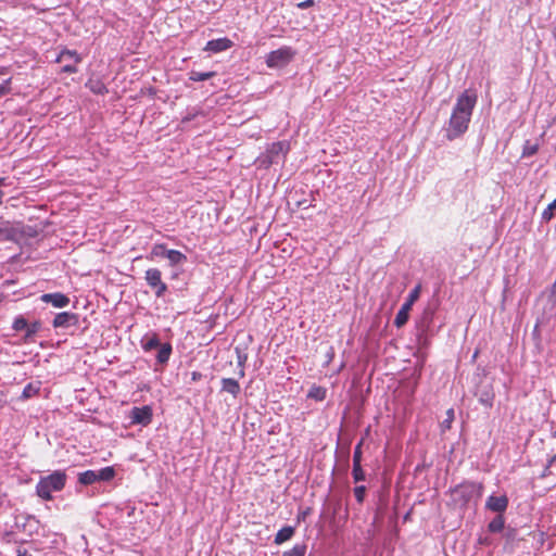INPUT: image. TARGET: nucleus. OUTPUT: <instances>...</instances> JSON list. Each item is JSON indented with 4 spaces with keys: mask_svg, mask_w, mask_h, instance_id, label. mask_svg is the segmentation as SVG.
Instances as JSON below:
<instances>
[{
    "mask_svg": "<svg viewBox=\"0 0 556 556\" xmlns=\"http://www.w3.org/2000/svg\"><path fill=\"white\" fill-rule=\"evenodd\" d=\"M476 103L477 94L471 90H465L457 98L446 129L447 140L452 141L467 131Z\"/></svg>",
    "mask_w": 556,
    "mask_h": 556,
    "instance_id": "1",
    "label": "nucleus"
},
{
    "mask_svg": "<svg viewBox=\"0 0 556 556\" xmlns=\"http://www.w3.org/2000/svg\"><path fill=\"white\" fill-rule=\"evenodd\" d=\"M66 483V473L55 470L52 473L41 477L36 485V492L39 497L46 501L52 500V493L64 489Z\"/></svg>",
    "mask_w": 556,
    "mask_h": 556,
    "instance_id": "2",
    "label": "nucleus"
},
{
    "mask_svg": "<svg viewBox=\"0 0 556 556\" xmlns=\"http://www.w3.org/2000/svg\"><path fill=\"white\" fill-rule=\"evenodd\" d=\"M482 490L481 483L465 481L451 489V495L456 504L464 506L470 501L481 497Z\"/></svg>",
    "mask_w": 556,
    "mask_h": 556,
    "instance_id": "3",
    "label": "nucleus"
},
{
    "mask_svg": "<svg viewBox=\"0 0 556 556\" xmlns=\"http://www.w3.org/2000/svg\"><path fill=\"white\" fill-rule=\"evenodd\" d=\"M289 148V142L286 140L269 144L266 151L257 159L260 166L269 167L273 164H278L285 159Z\"/></svg>",
    "mask_w": 556,
    "mask_h": 556,
    "instance_id": "4",
    "label": "nucleus"
},
{
    "mask_svg": "<svg viewBox=\"0 0 556 556\" xmlns=\"http://www.w3.org/2000/svg\"><path fill=\"white\" fill-rule=\"evenodd\" d=\"M116 476L113 466L103 467L99 470H86L78 473L77 480L81 485H91L96 482H109Z\"/></svg>",
    "mask_w": 556,
    "mask_h": 556,
    "instance_id": "5",
    "label": "nucleus"
},
{
    "mask_svg": "<svg viewBox=\"0 0 556 556\" xmlns=\"http://www.w3.org/2000/svg\"><path fill=\"white\" fill-rule=\"evenodd\" d=\"M295 55V51L291 47H281L270 51L265 59L266 65L270 68L283 67L289 64Z\"/></svg>",
    "mask_w": 556,
    "mask_h": 556,
    "instance_id": "6",
    "label": "nucleus"
},
{
    "mask_svg": "<svg viewBox=\"0 0 556 556\" xmlns=\"http://www.w3.org/2000/svg\"><path fill=\"white\" fill-rule=\"evenodd\" d=\"M421 287L416 286L406 298L405 302L402 304L401 308L395 315L394 326L397 328L403 327L409 317V312L414 305V303L419 299Z\"/></svg>",
    "mask_w": 556,
    "mask_h": 556,
    "instance_id": "7",
    "label": "nucleus"
},
{
    "mask_svg": "<svg viewBox=\"0 0 556 556\" xmlns=\"http://www.w3.org/2000/svg\"><path fill=\"white\" fill-rule=\"evenodd\" d=\"M83 61V58L77 51L64 49L55 59L56 63L66 62L61 68L62 73L74 74L77 72V64Z\"/></svg>",
    "mask_w": 556,
    "mask_h": 556,
    "instance_id": "8",
    "label": "nucleus"
},
{
    "mask_svg": "<svg viewBox=\"0 0 556 556\" xmlns=\"http://www.w3.org/2000/svg\"><path fill=\"white\" fill-rule=\"evenodd\" d=\"M144 279L148 286L154 291L156 298H162L167 291V285L162 280V273L157 268L146 270Z\"/></svg>",
    "mask_w": 556,
    "mask_h": 556,
    "instance_id": "9",
    "label": "nucleus"
},
{
    "mask_svg": "<svg viewBox=\"0 0 556 556\" xmlns=\"http://www.w3.org/2000/svg\"><path fill=\"white\" fill-rule=\"evenodd\" d=\"M129 418L132 424L147 426L152 420V409L150 406L134 407Z\"/></svg>",
    "mask_w": 556,
    "mask_h": 556,
    "instance_id": "10",
    "label": "nucleus"
},
{
    "mask_svg": "<svg viewBox=\"0 0 556 556\" xmlns=\"http://www.w3.org/2000/svg\"><path fill=\"white\" fill-rule=\"evenodd\" d=\"M232 46L233 42L229 38L223 37L207 41L205 47L203 48V51L210 53H219L230 49Z\"/></svg>",
    "mask_w": 556,
    "mask_h": 556,
    "instance_id": "11",
    "label": "nucleus"
},
{
    "mask_svg": "<svg viewBox=\"0 0 556 556\" xmlns=\"http://www.w3.org/2000/svg\"><path fill=\"white\" fill-rule=\"evenodd\" d=\"M40 300L56 308H63L70 304V298L61 292L43 293L40 296Z\"/></svg>",
    "mask_w": 556,
    "mask_h": 556,
    "instance_id": "12",
    "label": "nucleus"
},
{
    "mask_svg": "<svg viewBox=\"0 0 556 556\" xmlns=\"http://www.w3.org/2000/svg\"><path fill=\"white\" fill-rule=\"evenodd\" d=\"M78 323V316L71 312H62L55 315L52 325L54 328H68Z\"/></svg>",
    "mask_w": 556,
    "mask_h": 556,
    "instance_id": "13",
    "label": "nucleus"
},
{
    "mask_svg": "<svg viewBox=\"0 0 556 556\" xmlns=\"http://www.w3.org/2000/svg\"><path fill=\"white\" fill-rule=\"evenodd\" d=\"M507 506H508V498L506 495H502V496L491 495V496H489V498L486 500V503H485L486 509L494 511V513H498V515H502L507 509Z\"/></svg>",
    "mask_w": 556,
    "mask_h": 556,
    "instance_id": "14",
    "label": "nucleus"
},
{
    "mask_svg": "<svg viewBox=\"0 0 556 556\" xmlns=\"http://www.w3.org/2000/svg\"><path fill=\"white\" fill-rule=\"evenodd\" d=\"M433 317L434 308L429 305L424 309L420 319L417 321V329L420 332L419 336L425 334L430 329Z\"/></svg>",
    "mask_w": 556,
    "mask_h": 556,
    "instance_id": "15",
    "label": "nucleus"
},
{
    "mask_svg": "<svg viewBox=\"0 0 556 556\" xmlns=\"http://www.w3.org/2000/svg\"><path fill=\"white\" fill-rule=\"evenodd\" d=\"M140 345L144 352H150L161 345L159 336L155 332L146 333L141 340Z\"/></svg>",
    "mask_w": 556,
    "mask_h": 556,
    "instance_id": "16",
    "label": "nucleus"
},
{
    "mask_svg": "<svg viewBox=\"0 0 556 556\" xmlns=\"http://www.w3.org/2000/svg\"><path fill=\"white\" fill-rule=\"evenodd\" d=\"M222 391L231 394L237 397L241 391L240 384L236 379L223 378L222 379Z\"/></svg>",
    "mask_w": 556,
    "mask_h": 556,
    "instance_id": "17",
    "label": "nucleus"
},
{
    "mask_svg": "<svg viewBox=\"0 0 556 556\" xmlns=\"http://www.w3.org/2000/svg\"><path fill=\"white\" fill-rule=\"evenodd\" d=\"M159 352L156 354V362L160 364V365H165L168 361H169V357L172 355V352H173V348H172V344L170 343H163L159 346Z\"/></svg>",
    "mask_w": 556,
    "mask_h": 556,
    "instance_id": "18",
    "label": "nucleus"
},
{
    "mask_svg": "<svg viewBox=\"0 0 556 556\" xmlns=\"http://www.w3.org/2000/svg\"><path fill=\"white\" fill-rule=\"evenodd\" d=\"M294 534V528L291 526L282 527L276 534L274 542L277 545H280L285 543L286 541H289Z\"/></svg>",
    "mask_w": 556,
    "mask_h": 556,
    "instance_id": "19",
    "label": "nucleus"
},
{
    "mask_svg": "<svg viewBox=\"0 0 556 556\" xmlns=\"http://www.w3.org/2000/svg\"><path fill=\"white\" fill-rule=\"evenodd\" d=\"M166 258L170 266L179 265L187 261V256L178 250H168Z\"/></svg>",
    "mask_w": 556,
    "mask_h": 556,
    "instance_id": "20",
    "label": "nucleus"
},
{
    "mask_svg": "<svg viewBox=\"0 0 556 556\" xmlns=\"http://www.w3.org/2000/svg\"><path fill=\"white\" fill-rule=\"evenodd\" d=\"M504 525H505V519H504L503 515H497L490 521L488 529L492 533H497L504 529Z\"/></svg>",
    "mask_w": 556,
    "mask_h": 556,
    "instance_id": "21",
    "label": "nucleus"
},
{
    "mask_svg": "<svg viewBox=\"0 0 556 556\" xmlns=\"http://www.w3.org/2000/svg\"><path fill=\"white\" fill-rule=\"evenodd\" d=\"M215 76V72H197L192 71L189 74V79L192 81H204Z\"/></svg>",
    "mask_w": 556,
    "mask_h": 556,
    "instance_id": "22",
    "label": "nucleus"
},
{
    "mask_svg": "<svg viewBox=\"0 0 556 556\" xmlns=\"http://www.w3.org/2000/svg\"><path fill=\"white\" fill-rule=\"evenodd\" d=\"M306 544H295L291 549L283 552L282 556H304L306 553Z\"/></svg>",
    "mask_w": 556,
    "mask_h": 556,
    "instance_id": "23",
    "label": "nucleus"
},
{
    "mask_svg": "<svg viewBox=\"0 0 556 556\" xmlns=\"http://www.w3.org/2000/svg\"><path fill=\"white\" fill-rule=\"evenodd\" d=\"M556 213V199L548 204V206L542 212L541 218L543 222H549Z\"/></svg>",
    "mask_w": 556,
    "mask_h": 556,
    "instance_id": "24",
    "label": "nucleus"
},
{
    "mask_svg": "<svg viewBox=\"0 0 556 556\" xmlns=\"http://www.w3.org/2000/svg\"><path fill=\"white\" fill-rule=\"evenodd\" d=\"M494 400V393L492 391H482L479 395V402L484 406L491 407Z\"/></svg>",
    "mask_w": 556,
    "mask_h": 556,
    "instance_id": "25",
    "label": "nucleus"
},
{
    "mask_svg": "<svg viewBox=\"0 0 556 556\" xmlns=\"http://www.w3.org/2000/svg\"><path fill=\"white\" fill-rule=\"evenodd\" d=\"M352 477H353L354 482H361L366 479V475L362 468V465H353Z\"/></svg>",
    "mask_w": 556,
    "mask_h": 556,
    "instance_id": "26",
    "label": "nucleus"
},
{
    "mask_svg": "<svg viewBox=\"0 0 556 556\" xmlns=\"http://www.w3.org/2000/svg\"><path fill=\"white\" fill-rule=\"evenodd\" d=\"M326 396V390L320 387L312 388L308 392V397L315 399L317 401H323Z\"/></svg>",
    "mask_w": 556,
    "mask_h": 556,
    "instance_id": "27",
    "label": "nucleus"
},
{
    "mask_svg": "<svg viewBox=\"0 0 556 556\" xmlns=\"http://www.w3.org/2000/svg\"><path fill=\"white\" fill-rule=\"evenodd\" d=\"M539 150L538 144H532L529 141L526 142L522 149V156L528 157L534 155Z\"/></svg>",
    "mask_w": 556,
    "mask_h": 556,
    "instance_id": "28",
    "label": "nucleus"
},
{
    "mask_svg": "<svg viewBox=\"0 0 556 556\" xmlns=\"http://www.w3.org/2000/svg\"><path fill=\"white\" fill-rule=\"evenodd\" d=\"M168 250L166 249L165 244H155L152 248L151 255L156 257H165Z\"/></svg>",
    "mask_w": 556,
    "mask_h": 556,
    "instance_id": "29",
    "label": "nucleus"
},
{
    "mask_svg": "<svg viewBox=\"0 0 556 556\" xmlns=\"http://www.w3.org/2000/svg\"><path fill=\"white\" fill-rule=\"evenodd\" d=\"M366 486L365 485H357L354 488L353 492H354V496L357 501L358 504H362L365 500V494H366Z\"/></svg>",
    "mask_w": 556,
    "mask_h": 556,
    "instance_id": "30",
    "label": "nucleus"
},
{
    "mask_svg": "<svg viewBox=\"0 0 556 556\" xmlns=\"http://www.w3.org/2000/svg\"><path fill=\"white\" fill-rule=\"evenodd\" d=\"M27 320L23 316H18L14 319L12 328L15 331L26 330Z\"/></svg>",
    "mask_w": 556,
    "mask_h": 556,
    "instance_id": "31",
    "label": "nucleus"
},
{
    "mask_svg": "<svg viewBox=\"0 0 556 556\" xmlns=\"http://www.w3.org/2000/svg\"><path fill=\"white\" fill-rule=\"evenodd\" d=\"M362 444L363 441H361L354 448L353 453V465H362Z\"/></svg>",
    "mask_w": 556,
    "mask_h": 556,
    "instance_id": "32",
    "label": "nucleus"
},
{
    "mask_svg": "<svg viewBox=\"0 0 556 556\" xmlns=\"http://www.w3.org/2000/svg\"><path fill=\"white\" fill-rule=\"evenodd\" d=\"M40 328V324L38 321L31 324V325H28L27 324V327H26V337H31L34 336Z\"/></svg>",
    "mask_w": 556,
    "mask_h": 556,
    "instance_id": "33",
    "label": "nucleus"
},
{
    "mask_svg": "<svg viewBox=\"0 0 556 556\" xmlns=\"http://www.w3.org/2000/svg\"><path fill=\"white\" fill-rule=\"evenodd\" d=\"M90 89L94 92V93H104L106 91V88L103 84L101 83H96L94 85L91 84L90 85Z\"/></svg>",
    "mask_w": 556,
    "mask_h": 556,
    "instance_id": "34",
    "label": "nucleus"
},
{
    "mask_svg": "<svg viewBox=\"0 0 556 556\" xmlns=\"http://www.w3.org/2000/svg\"><path fill=\"white\" fill-rule=\"evenodd\" d=\"M313 4H314V1H313V0H305V1H303V2H300V3L298 4V7H299L300 9H307V8L312 7Z\"/></svg>",
    "mask_w": 556,
    "mask_h": 556,
    "instance_id": "35",
    "label": "nucleus"
},
{
    "mask_svg": "<svg viewBox=\"0 0 556 556\" xmlns=\"http://www.w3.org/2000/svg\"><path fill=\"white\" fill-rule=\"evenodd\" d=\"M245 362H247V355L239 353L238 354V366L244 367Z\"/></svg>",
    "mask_w": 556,
    "mask_h": 556,
    "instance_id": "36",
    "label": "nucleus"
},
{
    "mask_svg": "<svg viewBox=\"0 0 556 556\" xmlns=\"http://www.w3.org/2000/svg\"><path fill=\"white\" fill-rule=\"evenodd\" d=\"M201 378H202V374L201 372H199V371H192L191 372V380L192 381H194V382L199 381V380H201Z\"/></svg>",
    "mask_w": 556,
    "mask_h": 556,
    "instance_id": "37",
    "label": "nucleus"
},
{
    "mask_svg": "<svg viewBox=\"0 0 556 556\" xmlns=\"http://www.w3.org/2000/svg\"><path fill=\"white\" fill-rule=\"evenodd\" d=\"M446 415H447V417H446V420L444 422L448 424L454 418V410L452 408L448 409Z\"/></svg>",
    "mask_w": 556,
    "mask_h": 556,
    "instance_id": "38",
    "label": "nucleus"
},
{
    "mask_svg": "<svg viewBox=\"0 0 556 556\" xmlns=\"http://www.w3.org/2000/svg\"><path fill=\"white\" fill-rule=\"evenodd\" d=\"M16 556H31L27 549L18 548L16 551Z\"/></svg>",
    "mask_w": 556,
    "mask_h": 556,
    "instance_id": "39",
    "label": "nucleus"
},
{
    "mask_svg": "<svg viewBox=\"0 0 556 556\" xmlns=\"http://www.w3.org/2000/svg\"><path fill=\"white\" fill-rule=\"evenodd\" d=\"M549 469H551V467L545 466L541 477L545 478V477L549 476L551 475V470Z\"/></svg>",
    "mask_w": 556,
    "mask_h": 556,
    "instance_id": "40",
    "label": "nucleus"
},
{
    "mask_svg": "<svg viewBox=\"0 0 556 556\" xmlns=\"http://www.w3.org/2000/svg\"><path fill=\"white\" fill-rule=\"evenodd\" d=\"M555 462H556V455L552 456V457L548 459V462H547L546 466H547V467H552V466H553V464H554Z\"/></svg>",
    "mask_w": 556,
    "mask_h": 556,
    "instance_id": "41",
    "label": "nucleus"
},
{
    "mask_svg": "<svg viewBox=\"0 0 556 556\" xmlns=\"http://www.w3.org/2000/svg\"><path fill=\"white\" fill-rule=\"evenodd\" d=\"M7 92V87L4 85H0V96Z\"/></svg>",
    "mask_w": 556,
    "mask_h": 556,
    "instance_id": "42",
    "label": "nucleus"
},
{
    "mask_svg": "<svg viewBox=\"0 0 556 556\" xmlns=\"http://www.w3.org/2000/svg\"><path fill=\"white\" fill-rule=\"evenodd\" d=\"M238 375H239L240 378L244 377V367H240V370H239Z\"/></svg>",
    "mask_w": 556,
    "mask_h": 556,
    "instance_id": "43",
    "label": "nucleus"
},
{
    "mask_svg": "<svg viewBox=\"0 0 556 556\" xmlns=\"http://www.w3.org/2000/svg\"><path fill=\"white\" fill-rule=\"evenodd\" d=\"M28 393H30V390H27V388H26V389H24V395H25V396H29V394H28Z\"/></svg>",
    "mask_w": 556,
    "mask_h": 556,
    "instance_id": "44",
    "label": "nucleus"
},
{
    "mask_svg": "<svg viewBox=\"0 0 556 556\" xmlns=\"http://www.w3.org/2000/svg\"><path fill=\"white\" fill-rule=\"evenodd\" d=\"M28 393H30V390H27V388H26V389H24V395H25V396H29V394H28Z\"/></svg>",
    "mask_w": 556,
    "mask_h": 556,
    "instance_id": "45",
    "label": "nucleus"
},
{
    "mask_svg": "<svg viewBox=\"0 0 556 556\" xmlns=\"http://www.w3.org/2000/svg\"><path fill=\"white\" fill-rule=\"evenodd\" d=\"M3 195H4L3 191L0 190V204L2 203Z\"/></svg>",
    "mask_w": 556,
    "mask_h": 556,
    "instance_id": "46",
    "label": "nucleus"
},
{
    "mask_svg": "<svg viewBox=\"0 0 556 556\" xmlns=\"http://www.w3.org/2000/svg\"><path fill=\"white\" fill-rule=\"evenodd\" d=\"M4 181H5V178H0V186L5 185Z\"/></svg>",
    "mask_w": 556,
    "mask_h": 556,
    "instance_id": "47",
    "label": "nucleus"
},
{
    "mask_svg": "<svg viewBox=\"0 0 556 556\" xmlns=\"http://www.w3.org/2000/svg\"><path fill=\"white\" fill-rule=\"evenodd\" d=\"M5 232V229H3L2 227H0V235H3Z\"/></svg>",
    "mask_w": 556,
    "mask_h": 556,
    "instance_id": "48",
    "label": "nucleus"
},
{
    "mask_svg": "<svg viewBox=\"0 0 556 556\" xmlns=\"http://www.w3.org/2000/svg\"><path fill=\"white\" fill-rule=\"evenodd\" d=\"M554 437L556 438V431L554 432Z\"/></svg>",
    "mask_w": 556,
    "mask_h": 556,
    "instance_id": "49",
    "label": "nucleus"
}]
</instances>
